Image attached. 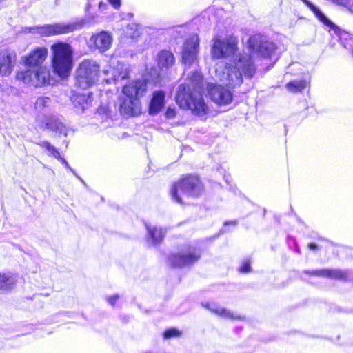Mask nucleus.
Wrapping results in <instances>:
<instances>
[{"label":"nucleus","instance_id":"obj_19","mask_svg":"<svg viewBox=\"0 0 353 353\" xmlns=\"http://www.w3.org/2000/svg\"><path fill=\"white\" fill-rule=\"evenodd\" d=\"M71 101L77 110L84 111L92 103L91 94H80L74 92L71 96Z\"/></svg>","mask_w":353,"mask_h":353},{"label":"nucleus","instance_id":"obj_13","mask_svg":"<svg viewBox=\"0 0 353 353\" xmlns=\"http://www.w3.org/2000/svg\"><path fill=\"white\" fill-rule=\"evenodd\" d=\"M157 66L160 72L156 76V85L159 82V79L167 74L168 70L174 65L175 59L173 54L168 50L161 51L157 56Z\"/></svg>","mask_w":353,"mask_h":353},{"label":"nucleus","instance_id":"obj_3","mask_svg":"<svg viewBox=\"0 0 353 353\" xmlns=\"http://www.w3.org/2000/svg\"><path fill=\"white\" fill-rule=\"evenodd\" d=\"M148 82L143 79L130 83L123 86V96L120 97L121 104L119 110L125 117L134 116L139 113L138 98L142 96L148 88Z\"/></svg>","mask_w":353,"mask_h":353},{"label":"nucleus","instance_id":"obj_4","mask_svg":"<svg viewBox=\"0 0 353 353\" xmlns=\"http://www.w3.org/2000/svg\"><path fill=\"white\" fill-rule=\"evenodd\" d=\"M52 67L53 72L60 78L68 77L72 68L73 49L64 42H58L51 46Z\"/></svg>","mask_w":353,"mask_h":353},{"label":"nucleus","instance_id":"obj_38","mask_svg":"<svg viewBox=\"0 0 353 353\" xmlns=\"http://www.w3.org/2000/svg\"><path fill=\"white\" fill-rule=\"evenodd\" d=\"M308 248L311 250H316L318 249V245L316 243H310L308 245Z\"/></svg>","mask_w":353,"mask_h":353},{"label":"nucleus","instance_id":"obj_30","mask_svg":"<svg viewBox=\"0 0 353 353\" xmlns=\"http://www.w3.org/2000/svg\"><path fill=\"white\" fill-rule=\"evenodd\" d=\"M148 232L149 233V237L148 238V246L152 247L154 245V229L146 225Z\"/></svg>","mask_w":353,"mask_h":353},{"label":"nucleus","instance_id":"obj_34","mask_svg":"<svg viewBox=\"0 0 353 353\" xmlns=\"http://www.w3.org/2000/svg\"><path fill=\"white\" fill-rule=\"evenodd\" d=\"M108 1L116 9H118L121 6L120 0H108Z\"/></svg>","mask_w":353,"mask_h":353},{"label":"nucleus","instance_id":"obj_11","mask_svg":"<svg viewBox=\"0 0 353 353\" xmlns=\"http://www.w3.org/2000/svg\"><path fill=\"white\" fill-rule=\"evenodd\" d=\"M201 253L199 250L190 248L188 252L170 256L168 261L172 266L181 268L194 263L199 259Z\"/></svg>","mask_w":353,"mask_h":353},{"label":"nucleus","instance_id":"obj_7","mask_svg":"<svg viewBox=\"0 0 353 353\" xmlns=\"http://www.w3.org/2000/svg\"><path fill=\"white\" fill-rule=\"evenodd\" d=\"M99 72V66L95 61H83L76 71V85L83 89L93 85L98 81Z\"/></svg>","mask_w":353,"mask_h":353},{"label":"nucleus","instance_id":"obj_40","mask_svg":"<svg viewBox=\"0 0 353 353\" xmlns=\"http://www.w3.org/2000/svg\"><path fill=\"white\" fill-rule=\"evenodd\" d=\"M106 81H107V83H111V80H110V79H108L106 80Z\"/></svg>","mask_w":353,"mask_h":353},{"label":"nucleus","instance_id":"obj_26","mask_svg":"<svg viewBox=\"0 0 353 353\" xmlns=\"http://www.w3.org/2000/svg\"><path fill=\"white\" fill-rule=\"evenodd\" d=\"M182 335V332L177 328L171 327L166 330L163 333V338L169 339L171 338H179Z\"/></svg>","mask_w":353,"mask_h":353},{"label":"nucleus","instance_id":"obj_9","mask_svg":"<svg viewBox=\"0 0 353 353\" xmlns=\"http://www.w3.org/2000/svg\"><path fill=\"white\" fill-rule=\"evenodd\" d=\"M238 38L233 35L224 39L216 37L213 39L212 55L215 59H223L234 56L238 48Z\"/></svg>","mask_w":353,"mask_h":353},{"label":"nucleus","instance_id":"obj_2","mask_svg":"<svg viewBox=\"0 0 353 353\" xmlns=\"http://www.w3.org/2000/svg\"><path fill=\"white\" fill-rule=\"evenodd\" d=\"M204 84L201 72L195 71L188 77V83L179 86L176 102L183 110H190L198 116H203L208 112L202 92Z\"/></svg>","mask_w":353,"mask_h":353},{"label":"nucleus","instance_id":"obj_39","mask_svg":"<svg viewBox=\"0 0 353 353\" xmlns=\"http://www.w3.org/2000/svg\"><path fill=\"white\" fill-rule=\"evenodd\" d=\"M165 232H166V230H164V229L161 228L159 230V233L161 234V239H162L163 237V236L165 235Z\"/></svg>","mask_w":353,"mask_h":353},{"label":"nucleus","instance_id":"obj_6","mask_svg":"<svg viewBox=\"0 0 353 353\" xmlns=\"http://www.w3.org/2000/svg\"><path fill=\"white\" fill-rule=\"evenodd\" d=\"M16 78L25 84L36 88L53 84L54 82L49 68L46 66L29 67L25 70L18 72Z\"/></svg>","mask_w":353,"mask_h":353},{"label":"nucleus","instance_id":"obj_36","mask_svg":"<svg viewBox=\"0 0 353 353\" xmlns=\"http://www.w3.org/2000/svg\"><path fill=\"white\" fill-rule=\"evenodd\" d=\"M59 160H61V163L65 165V166L69 169L71 172H72L74 174H75L74 171L73 170V169L69 165L68 163L67 162V161L64 159V158H62L61 159H59Z\"/></svg>","mask_w":353,"mask_h":353},{"label":"nucleus","instance_id":"obj_5","mask_svg":"<svg viewBox=\"0 0 353 353\" xmlns=\"http://www.w3.org/2000/svg\"><path fill=\"white\" fill-rule=\"evenodd\" d=\"M203 191L201 182L197 176H189L173 185L170 194L172 199L180 204L190 203V198L199 197Z\"/></svg>","mask_w":353,"mask_h":353},{"label":"nucleus","instance_id":"obj_21","mask_svg":"<svg viewBox=\"0 0 353 353\" xmlns=\"http://www.w3.org/2000/svg\"><path fill=\"white\" fill-rule=\"evenodd\" d=\"M17 279L15 276L10 273H0V290L8 291L14 288Z\"/></svg>","mask_w":353,"mask_h":353},{"label":"nucleus","instance_id":"obj_15","mask_svg":"<svg viewBox=\"0 0 353 353\" xmlns=\"http://www.w3.org/2000/svg\"><path fill=\"white\" fill-rule=\"evenodd\" d=\"M112 43V37L110 33L102 31L94 34L90 39V43L94 44V47L101 52L108 50Z\"/></svg>","mask_w":353,"mask_h":353},{"label":"nucleus","instance_id":"obj_28","mask_svg":"<svg viewBox=\"0 0 353 353\" xmlns=\"http://www.w3.org/2000/svg\"><path fill=\"white\" fill-rule=\"evenodd\" d=\"M126 34L132 38L138 37L139 35L138 25L134 23L128 25L126 28Z\"/></svg>","mask_w":353,"mask_h":353},{"label":"nucleus","instance_id":"obj_31","mask_svg":"<svg viewBox=\"0 0 353 353\" xmlns=\"http://www.w3.org/2000/svg\"><path fill=\"white\" fill-rule=\"evenodd\" d=\"M242 273H248L251 270L250 261L249 260L244 261L239 269Z\"/></svg>","mask_w":353,"mask_h":353},{"label":"nucleus","instance_id":"obj_33","mask_svg":"<svg viewBox=\"0 0 353 353\" xmlns=\"http://www.w3.org/2000/svg\"><path fill=\"white\" fill-rule=\"evenodd\" d=\"M149 112L150 114H154V92L152 93V98L150 102Z\"/></svg>","mask_w":353,"mask_h":353},{"label":"nucleus","instance_id":"obj_12","mask_svg":"<svg viewBox=\"0 0 353 353\" xmlns=\"http://www.w3.org/2000/svg\"><path fill=\"white\" fill-rule=\"evenodd\" d=\"M208 92L212 101L219 105H227L232 101L231 92L220 85L208 84Z\"/></svg>","mask_w":353,"mask_h":353},{"label":"nucleus","instance_id":"obj_29","mask_svg":"<svg viewBox=\"0 0 353 353\" xmlns=\"http://www.w3.org/2000/svg\"><path fill=\"white\" fill-rule=\"evenodd\" d=\"M50 103L51 99L49 97H40L37 99L35 106L37 108H43L49 106Z\"/></svg>","mask_w":353,"mask_h":353},{"label":"nucleus","instance_id":"obj_32","mask_svg":"<svg viewBox=\"0 0 353 353\" xmlns=\"http://www.w3.org/2000/svg\"><path fill=\"white\" fill-rule=\"evenodd\" d=\"M176 115L175 108L169 107L165 112V116L168 119H172Z\"/></svg>","mask_w":353,"mask_h":353},{"label":"nucleus","instance_id":"obj_27","mask_svg":"<svg viewBox=\"0 0 353 353\" xmlns=\"http://www.w3.org/2000/svg\"><path fill=\"white\" fill-rule=\"evenodd\" d=\"M156 113L161 110L165 100V93L162 91H156Z\"/></svg>","mask_w":353,"mask_h":353},{"label":"nucleus","instance_id":"obj_16","mask_svg":"<svg viewBox=\"0 0 353 353\" xmlns=\"http://www.w3.org/2000/svg\"><path fill=\"white\" fill-rule=\"evenodd\" d=\"M47 54L46 48H37L28 56L23 57L24 64L29 67L42 66L41 64L45 61Z\"/></svg>","mask_w":353,"mask_h":353},{"label":"nucleus","instance_id":"obj_20","mask_svg":"<svg viewBox=\"0 0 353 353\" xmlns=\"http://www.w3.org/2000/svg\"><path fill=\"white\" fill-rule=\"evenodd\" d=\"M203 306L208 310H209L211 312L214 313L216 315L225 319L234 320L243 319V317H241V316L231 312L230 311L219 306L215 303H208L203 305Z\"/></svg>","mask_w":353,"mask_h":353},{"label":"nucleus","instance_id":"obj_10","mask_svg":"<svg viewBox=\"0 0 353 353\" xmlns=\"http://www.w3.org/2000/svg\"><path fill=\"white\" fill-rule=\"evenodd\" d=\"M199 39L197 35L188 38L182 50V61L185 66L190 67L197 59Z\"/></svg>","mask_w":353,"mask_h":353},{"label":"nucleus","instance_id":"obj_1","mask_svg":"<svg viewBox=\"0 0 353 353\" xmlns=\"http://www.w3.org/2000/svg\"><path fill=\"white\" fill-rule=\"evenodd\" d=\"M276 50L275 44L265 37L255 34L250 37L248 51L238 54L232 63H227L224 68L216 70V76L223 84L235 88L243 82L242 76L252 77L256 72L258 58L271 57Z\"/></svg>","mask_w":353,"mask_h":353},{"label":"nucleus","instance_id":"obj_35","mask_svg":"<svg viewBox=\"0 0 353 353\" xmlns=\"http://www.w3.org/2000/svg\"><path fill=\"white\" fill-rule=\"evenodd\" d=\"M118 299H119V296L118 295H114V296L108 297V301L110 305H114L115 304L116 301Z\"/></svg>","mask_w":353,"mask_h":353},{"label":"nucleus","instance_id":"obj_24","mask_svg":"<svg viewBox=\"0 0 353 353\" xmlns=\"http://www.w3.org/2000/svg\"><path fill=\"white\" fill-rule=\"evenodd\" d=\"M307 82L305 80L292 81L286 84L287 89L292 92H301L305 89Z\"/></svg>","mask_w":353,"mask_h":353},{"label":"nucleus","instance_id":"obj_14","mask_svg":"<svg viewBox=\"0 0 353 353\" xmlns=\"http://www.w3.org/2000/svg\"><path fill=\"white\" fill-rule=\"evenodd\" d=\"M16 61V54L9 50L0 52V75L8 76L11 74Z\"/></svg>","mask_w":353,"mask_h":353},{"label":"nucleus","instance_id":"obj_25","mask_svg":"<svg viewBox=\"0 0 353 353\" xmlns=\"http://www.w3.org/2000/svg\"><path fill=\"white\" fill-rule=\"evenodd\" d=\"M39 146L45 148L52 157L56 159H61V157L58 150L52 145L50 143L46 141H43L37 143Z\"/></svg>","mask_w":353,"mask_h":353},{"label":"nucleus","instance_id":"obj_22","mask_svg":"<svg viewBox=\"0 0 353 353\" xmlns=\"http://www.w3.org/2000/svg\"><path fill=\"white\" fill-rule=\"evenodd\" d=\"M110 72L113 77L112 81L114 82L127 79L129 73L128 68L121 63H119L117 68H112Z\"/></svg>","mask_w":353,"mask_h":353},{"label":"nucleus","instance_id":"obj_17","mask_svg":"<svg viewBox=\"0 0 353 353\" xmlns=\"http://www.w3.org/2000/svg\"><path fill=\"white\" fill-rule=\"evenodd\" d=\"M43 127L56 133L67 135V127L57 117H46L41 125V128Z\"/></svg>","mask_w":353,"mask_h":353},{"label":"nucleus","instance_id":"obj_8","mask_svg":"<svg viewBox=\"0 0 353 353\" xmlns=\"http://www.w3.org/2000/svg\"><path fill=\"white\" fill-rule=\"evenodd\" d=\"M79 25L78 23H54L42 26L24 27L21 32L24 34H39L42 37L67 34L75 30Z\"/></svg>","mask_w":353,"mask_h":353},{"label":"nucleus","instance_id":"obj_18","mask_svg":"<svg viewBox=\"0 0 353 353\" xmlns=\"http://www.w3.org/2000/svg\"><path fill=\"white\" fill-rule=\"evenodd\" d=\"M304 272L310 275L332 279H345L347 276L346 272L338 269H322L312 271L305 270Z\"/></svg>","mask_w":353,"mask_h":353},{"label":"nucleus","instance_id":"obj_23","mask_svg":"<svg viewBox=\"0 0 353 353\" xmlns=\"http://www.w3.org/2000/svg\"><path fill=\"white\" fill-rule=\"evenodd\" d=\"M305 5H307L310 10L314 13V14L318 17V19L322 21L325 25L333 28L334 26V23L330 21L321 12V10L316 8L314 5H313L308 0H302Z\"/></svg>","mask_w":353,"mask_h":353},{"label":"nucleus","instance_id":"obj_37","mask_svg":"<svg viewBox=\"0 0 353 353\" xmlns=\"http://www.w3.org/2000/svg\"><path fill=\"white\" fill-rule=\"evenodd\" d=\"M108 7V4L104 3V2H103V1H101L99 3V10H101V11L106 10Z\"/></svg>","mask_w":353,"mask_h":353}]
</instances>
